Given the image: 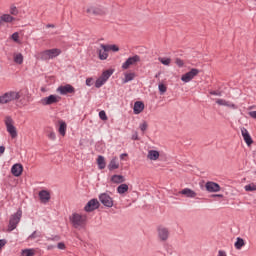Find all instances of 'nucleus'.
<instances>
[{"label":"nucleus","mask_w":256,"mask_h":256,"mask_svg":"<svg viewBox=\"0 0 256 256\" xmlns=\"http://www.w3.org/2000/svg\"><path fill=\"white\" fill-rule=\"evenodd\" d=\"M70 221L74 229H85V225H87V216L73 213L70 217Z\"/></svg>","instance_id":"obj_1"},{"label":"nucleus","mask_w":256,"mask_h":256,"mask_svg":"<svg viewBox=\"0 0 256 256\" xmlns=\"http://www.w3.org/2000/svg\"><path fill=\"white\" fill-rule=\"evenodd\" d=\"M20 97H23V92L9 91L0 96V104L5 105L11 103V101H18Z\"/></svg>","instance_id":"obj_2"},{"label":"nucleus","mask_w":256,"mask_h":256,"mask_svg":"<svg viewBox=\"0 0 256 256\" xmlns=\"http://www.w3.org/2000/svg\"><path fill=\"white\" fill-rule=\"evenodd\" d=\"M21 217H23V211L18 209L16 213L10 216L8 229L9 231H15L17 229V225L21 222Z\"/></svg>","instance_id":"obj_3"},{"label":"nucleus","mask_w":256,"mask_h":256,"mask_svg":"<svg viewBox=\"0 0 256 256\" xmlns=\"http://www.w3.org/2000/svg\"><path fill=\"white\" fill-rule=\"evenodd\" d=\"M59 55H61V49H48L41 52L40 59H42V61H49V59H55V57H59Z\"/></svg>","instance_id":"obj_4"},{"label":"nucleus","mask_w":256,"mask_h":256,"mask_svg":"<svg viewBox=\"0 0 256 256\" xmlns=\"http://www.w3.org/2000/svg\"><path fill=\"white\" fill-rule=\"evenodd\" d=\"M4 123L6 125V131H8L10 137L15 139L17 137V128L13 125V118H11V116H7Z\"/></svg>","instance_id":"obj_5"},{"label":"nucleus","mask_w":256,"mask_h":256,"mask_svg":"<svg viewBox=\"0 0 256 256\" xmlns=\"http://www.w3.org/2000/svg\"><path fill=\"white\" fill-rule=\"evenodd\" d=\"M157 235H158L159 241H161L162 243H165V241L169 240L171 232L169 231V228L165 226H158Z\"/></svg>","instance_id":"obj_6"},{"label":"nucleus","mask_w":256,"mask_h":256,"mask_svg":"<svg viewBox=\"0 0 256 256\" xmlns=\"http://www.w3.org/2000/svg\"><path fill=\"white\" fill-rule=\"evenodd\" d=\"M198 75L199 69L192 68L189 72L182 75L181 81H183V83H189L190 81H193V79H195V77H197Z\"/></svg>","instance_id":"obj_7"},{"label":"nucleus","mask_w":256,"mask_h":256,"mask_svg":"<svg viewBox=\"0 0 256 256\" xmlns=\"http://www.w3.org/2000/svg\"><path fill=\"white\" fill-rule=\"evenodd\" d=\"M61 101V96L51 94L48 97H44L40 100L41 105H55V103H59Z\"/></svg>","instance_id":"obj_8"},{"label":"nucleus","mask_w":256,"mask_h":256,"mask_svg":"<svg viewBox=\"0 0 256 256\" xmlns=\"http://www.w3.org/2000/svg\"><path fill=\"white\" fill-rule=\"evenodd\" d=\"M137 63H141V56L139 55H134L130 56L123 64H122V69H129L131 65H137Z\"/></svg>","instance_id":"obj_9"},{"label":"nucleus","mask_w":256,"mask_h":256,"mask_svg":"<svg viewBox=\"0 0 256 256\" xmlns=\"http://www.w3.org/2000/svg\"><path fill=\"white\" fill-rule=\"evenodd\" d=\"M99 201L102 203V205H104V207H108V209L113 207V198L107 193L100 194Z\"/></svg>","instance_id":"obj_10"},{"label":"nucleus","mask_w":256,"mask_h":256,"mask_svg":"<svg viewBox=\"0 0 256 256\" xmlns=\"http://www.w3.org/2000/svg\"><path fill=\"white\" fill-rule=\"evenodd\" d=\"M99 206V200L94 198L88 201V203L84 207V210L86 211V213H91V211H95V209H97Z\"/></svg>","instance_id":"obj_11"},{"label":"nucleus","mask_w":256,"mask_h":256,"mask_svg":"<svg viewBox=\"0 0 256 256\" xmlns=\"http://www.w3.org/2000/svg\"><path fill=\"white\" fill-rule=\"evenodd\" d=\"M57 92L60 93V95H67L69 93H75V87H73L71 84H66L64 86H59L57 88Z\"/></svg>","instance_id":"obj_12"},{"label":"nucleus","mask_w":256,"mask_h":256,"mask_svg":"<svg viewBox=\"0 0 256 256\" xmlns=\"http://www.w3.org/2000/svg\"><path fill=\"white\" fill-rule=\"evenodd\" d=\"M205 187L208 193H219V191H221V186L215 182L209 181L205 184Z\"/></svg>","instance_id":"obj_13"},{"label":"nucleus","mask_w":256,"mask_h":256,"mask_svg":"<svg viewBox=\"0 0 256 256\" xmlns=\"http://www.w3.org/2000/svg\"><path fill=\"white\" fill-rule=\"evenodd\" d=\"M241 135L248 147H251L253 145V138H251V134H249V131L246 128H241Z\"/></svg>","instance_id":"obj_14"},{"label":"nucleus","mask_w":256,"mask_h":256,"mask_svg":"<svg viewBox=\"0 0 256 256\" xmlns=\"http://www.w3.org/2000/svg\"><path fill=\"white\" fill-rule=\"evenodd\" d=\"M11 173L14 175V177H21L23 174V165L19 163L14 164L11 168Z\"/></svg>","instance_id":"obj_15"},{"label":"nucleus","mask_w":256,"mask_h":256,"mask_svg":"<svg viewBox=\"0 0 256 256\" xmlns=\"http://www.w3.org/2000/svg\"><path fill=\"white\" fill-rule=\"evenodd\" d=\"M181 195H185V197H188L189 199H195L197 197V192L193 191L191 188H184L180 191Z\"/></svg>","instance_id":"obj_16"},{"label":"nucleus","mask_w":256,"mask_h":256,"mask_svg":"<svg viewBox=\"0 0 256 256\" xmlns=\"http://www.w3.org/2000/svg\"><path fill=\"white\" fill-rule=\"evenodd\" d=\"M39 199L42 203H49L51 199V194L47 190H41L39 192Z\"/></svg>","instance_id":"obj_17"},{"label":"nucleus","mask_w":256,"mask_h":256,"mask_svg":"<svg viewBox=\"0 0 256 256\" xmlns=\"http://www.w3.org/2000/svg\"><path fill=\"white\" fill-rule=\"evenodd\" d=\"M145 109V104L141 101H136L134 103V115H139L140 113H143V110Z\"/></svg>","instance_id":"obj_18"},{"label":"nucleus","mask_w":256,"mask_h":256,"mask_svg":"<svg viewBox=\"0 0 256 256\" xmlns=\"http://www.w3.org/2000/svg\"><path fill=\"white\" fill-rule=\"evenodd\" d=\"M96 51L100 61H106V59L109 57V50H105V48H98Z\"/></svg>","instance_id":"obj_19"},{"label":"nucleus","mask_w":256,"mask_h":256,"mask_svg":"<svg viewBox=\"0 0 256 256\" xmlns=\"http://www.w3.org/2000/svg\"><path fill=\"white\" fill-rule=\"evenodd\" d=\"M110 180L112 183H115L116 185H122L123 183H125V176L114 174L112 175Z\"/></svg>","instance_id":"obj_20"},{"label":"nucleus","mask_w":256,"mask_h":256,"mask_svg":"<svg viewBox=\"0 0 256 256\" xmlns=\"http://www.w3.org/2000/svg\"><path fill=\"white\" fill-rule=\"evenodd\" d=\"M86 12L89 13V15H103V13H105L103 9L93 6L87 8Z\"/></svg>","instance_id":"obj_21"},{"label":"nucleus","mask_w":256,"mask_h":256,"mask_svg":"<svg viewBox=\"0 0 256 256\" xmlns=\"http://www.w3.org/2000/svg\"><path fill=\"white\" fill-rule=\"evenodd\" d=\"M216 103L217 105H221L223 107H229L230 109H237V106L235 104L224 99H217Z\"/></svg>","instance_id":"obj_22"},{"label":"nucleus","mask_w":256,"mask_h":256,"mask_svg":"<svg viewBox=\"0 0 256 256\" xmlns=\"http://www.w3.org/2000/svg\"><path fill=\"white\" fill-rule=\"evenodd\" d=\"M101 49H105V51H113L114 53H117V51H119V46L112 44V45H108V44H100Z\"/></svg>","instance_id":"obj_23"},{"label":"nucleus","mask_w":256,"mask_h":256,"mask_svg":"<svg viewBox=\"0 0 256 256\" xmlns=\"http://www.w3.org/2000/svg\"><path fill=\"white\" fill-rule=\"evenodd\" d=\"M109 171H115V169H119V161L117 157L111 159L110 163L108 164Z\"/></svg>","instance_id":"obj_24"},{"label":"nucleus","mask_w":256,"mask_h":256,"mask_svg":"<svg viewBox=\"0 0 256 256\" xmlns=\"http://www.w3.org/2000/svg\"><path fill=\"white\" fill-rule=\"evenodd\" d=\"M127 191H129V185H127L126 183L120 184L117 187V193H119V195H125Z\"/></svg>","instance_id":"obj_25"},{"label":"nucleus","mask_w":256,"mask_h":256,"mask_svg":"<svg viewBox=\"0 0 256 256\" xmlns=\"http://www.w3.org/2000/svg\"><path fill=\"white\" fill-rule=\"evenodd\" d=\"M148 159H150V161H157V159H159V151L149 150Z\"/></svg>","instance_id":"obj_26"},{"label":"nucleus","mask_w":256,"mask_h":256,"mask_svg":"<svg viewBox=\"0 0 256 256\" xmlns=\"http://www.w3.org/2000/svg\"><path fill=\"white\" fill-rule=\"evenodd\" d=\"M97 165H98V169H105V167H107V163L105 162V157H103L102 155L98 156Z\"/></svg>","instance_id":"obj_27"},{"label":"nucleus","mask_w":256,"mask_h":256,"mask_svg":"<svg viewBox=\"0 0 256 256\" xmlns=\"http://www.w3.org/2000/svg\"><path fill=\"white\" fill-rule=\"evenodd\" d=\"M1 22L3 23H13L15 21V18L9 14H3L1 17Z\"/></svg>","instance_id":"obj_28"},{"label":"nucleus","mask_w":256,"mask_h":256,"mask_svg":"<svg viewBox=\"0 0 256 256\" xmlns=\"http://www.w3.org/2000/svg\"><path fill=\"white\" fill-rule=\"evenodd\" d=\"M234 247H235V249H238V250L245 247V240H243V238H241V237H238L236 239Z\"/></svg>","instance_id":"obj_29"},{"label":"nucleus","mask_w":256,"mask_h":256,"mask_svg":"<svg viewBox=\"0 0 256 256\" xmlns=\"http://www.w3.org/2000/svg\"><path fill=\"white\" fill-rule=\"evenodd\" d=\"M14 63H16L17 65H23V54H14Z\"/></svg>","instance_id":"obj_30"},{"label":"nucleus","mask_w":256,"mask_h":256,"mask_svg":"<svg viewBox=\"0 0 256 256\" xmlns=\"http://www.w3.org/2000/svg\"><path fill=\"white\" fill-rule=\"evenodd\" d=\"M113 75V70H105L100 76L104 81H109V77Z\"/></svg>","instance_id":"obj_31"},{"label":"nucleus","mask_w":256,"mask_h":256,"mask_svg":"<svg viewBox=\"0 0 256 256\" xmlns=\"http://www.w3.org/2000/svg\"><path fill=\"white\" fill-rule=\"evenodd\" d=\"M66 131H67V124L65 122L61 121L60 122V126H59V133H60V135L65 137Z\"/></svg>","instance_id":"obj_32"},{"label":"nucleus","mask_w":256,"mask_h":256,"mask_svg":"<svg viewBox=\"0 0 256 256\" xmlns=\"http://www.w3.org/2000/svg\"><path fill=\"white\" fill-rule=\"evenodd\" d=\"M22 256H35V249L30 248V249H24L21 252Z\"/></svg>","instance_id":"obj_33"},{"label":"nucleus","mask_w":256,"mask_h":256,"mask_svg":"<svg viewBox=\"0 0 256 256\" xmlns=\"http://www.w3.org/2000/svg\"><path fill=\"white\" fill-rule=\"evenodd\" d=\"M135 79V73H127L125 74L124 83H129V81H133Z\"/></svg>","instance_id":"obj_34"},{"label":"nucleus","mask_w":256,"mask_h":256,"mask_svg":"<svg viewBox=\"0 0 256 256\" xmlns=\"http://www.w3.org/2000/svg\"><path fill=\"white\" fill-rule=\"evenodd\" d=\"M38 237H41V232L34 231L31 235L28 236V241H34V239H37Z\"/></svg>","instance_id":"obj_35"},{"label":"nucleus","mask_w":256,"mask_h":256,"mask_svg":"<svg viewBox=\"0 0 256 256\" xmlns=\"http://www.w3.org/2000/svg\"><path fill=\"white\" fill-rule=\"evenodd\" d=\"M104 83H107L106 81H104L101 77H99L96 82H95V87L96 89H101V87H103Z\"/></svg>","instance_id":"obj_36"},{"label":"nucleus","mask_w":256,"mask_h":256,"mask_svg":"<svg viewBox=\"0 0 256 256\" xmlns=\"http://www.w3.org/2000/svg\"><path fill=\"white\" fill-rule=\"evenodd\" d=\"M245 191H248V192H253V191H256V184L255 183H250L248 185H246L244 187Z\"/></svg>","instance_id":"obj_37"},{"label":"nucleus","mask_w":256,"mask_h":256,"mask_svg":"<svg viewBox=\"0 0 256 256\" xmlns=\"http://www.w3.org/2000/svg\"><path fill=\"white\" fill-rule=\"evenodd\" d=\"M158 61H160V63H162V65H171V58L159 57Z\"/></svg>","instance_id":"obj_38"},{"label":"nucleus","mask_w":256,"mask_h":256,"mask_svg":"<svg viewBox=\"0 0 256 256\" xmlns=\"http://www.w3.org/2000/svg\"><path fill=\"white\" fill-rule=\"evenodd\" d=\"M158 89H159L160 95H164V93H167V86H165V84L163 83L158 85Z\"/></svg>","instance_id":"obj_39"},{"label":"nucleus","mask_w":256,"mask_h":256,"mask_svg":"<svg viewBox=\"0 0 256 256\" xmlns=\"http://www.w3.org/2000/svg\"><path fill=\"white\" fill-rule=\"evenodd\" d=\"M99 117L102 121H107V114L105 113L104 110L99 112Z\"/></svg>","instance_id":"obj_40"},{"label":"nucleus","mask_w":256,"mask_h":256,"mask_svg":"<svg viewBox=\"0 0 256 256\" xmlns=\"http://www.w3.org/2000/svg\"><path fill=\"white\" fill-rule=\"evenodd\" d=\"M10 14L11 15H18L19 14V10H17V7L11 6L10 7Z\"/></svg>","instance_id":"obj_41"},{"label":"nucleus","mask_w":256,"mask_h":256,"mask_svg":"<svg viewBox=\"0 0 256 256\" xmlns=\"http://www.w3.org/2000/svg\"><path fill=\"white\" fill-rule=\"evenodd\" d=\"M147 122H143L142 124H140V130L145 133V131H147Z\"/></svg>","instance_id":"obj_42"},{"label":"nucleus","mask_w":256,"mask_h":256,"mask_svg":"<svg viewBox=\"0 0 256 256\" xmlns=\"http://www.w3.org/2000/svg\"><path fill=\"white\" fill-rule=\"evenodd\" d=\"M175 63L179 67H183V65H185V62H183V60H181V58H176Z\"/></svg>","instance_id":"obj_43"},{"label":"nucleus","mask_w":256,"mask_h":256,"mask_svg":"<svg viewBox=\"0 0 256 256\" xmlns=\"http://www.w3.org/2000/svg\"><path fill=\"white\" fill-rule=\"evenodd\" d=\"M11 38L13 39V41L17 43L19 41V33L18 32L13 33Z\"/></svg>","instance_id":"obj_44"},{"label":"nucleus","mask_w":256,"mask_h":256,"mask_svg":"<svg viewBox=\"0 0 256 256\" xmlns=\"http://www.w3.org/2000/svg\"><path fill=\"white\" fill-rule=\"evenodd\" d=\"M48 138H50L51 141H55V139H57V136L55 135V132L51 131L48 134Z\"/></svg>","instance_id":"obj_45"},{"label":"nucleus","mask_w":256,"mask_h":256,"mask_svg":"<svg viewBox=\"0 0 256 256\" xmlns=\"http://www.w3.org/2000/svg\"><path fill=\"white\" fill-rule=\"evenodd\" d=\"M7 245V240L0 239V251Z\"/></svg>","instance_id":"obj_46"},{"label":"nucleus","mask_w":256,"mask_h":256,"mask_svg":"<svg viewBox=\"0 0 256 256\" xmlns=\"http://www.w3.org/2000/svg\"><path fill=\"white\" fill-rule=\"evenodd\" d=\"M57 247H58V249H60L62 251H64V249H66L65 243H63V242H59L57 244Z\"/></svg>","instance_id":"obj_47"},{"label":"nucleus","mask_w":256,"mask_h":256,"mask_svg":"<svg viewBox=\"0 0 256 256\" xmlns=\"http://www.w3.org/2000/svg\"><path fill=\"white\" fill-rule=\"evenodd\" d=\"M86 85H87V87H91L93 85V78H87Z\"/></svg>","instance_id":"obj_48"},{"label":"nucleus","mask_w":256,"mask_h":256,"mask_svg":"<svg viewBox=\"0 0 256 256\" xmlns=\"http://www.w3.org/2000/svg\"><path fill=\"white\" fill-rule=\"evenodd\" d=\"M210 95H215V96H217V97H221V92L210 91Z\"/></svg>","instance_id":"obj_49"},{"label":"nucleus","mask_w":256,"mask_h":256,"mask_svg":"<svg viewBox=\"0 0 256 256\" xmlns=\"http://www.w3.org/2000/svg\"><path fill=\"white\" fill-rule=\"evenodd\" d=\"M249 115L252 117V119H256V111L249 112Z\"/></svg>","instance_id":"obj_50"},{"label":"nucleus","mask_w":256,"mask_h":256,"mask_svg":"<svg viewBox=\"0 0 256 256\" xmlns=\"http://www.w3.org/2000/svg\"><path fill=\"white\" fill-rule=\"evenodd\" d=\"M47 241H59V236H55L54 238H47Z\"/></svg>","instance_id":"obj_51"},{"label":"nucleus","mask_w":256,"mask_h":256,"mask_svg":"<svg viewBox=\"0 0 256 256\" xmlns=\"http://www.w3.org/2000/svg\"><path fill=\"white\" fill-rule=\"evenodd\" d=\"M5 153V146H0V157Z\"/></svg>","instance_id":"obj_52"},{"label":"nucleus","mask_w":256,"mask_h":256,"mask_svg":"<svg viewBox=\"0 0 256 256\" xmlns=\"http://www.w3.org/2000/svg\"><path fill=\"white\" fill-rule=\"evenodd\" d=\"M52 249H55V246H54V245H48V246H47V250H48V251H51Z\"/></svg>","instance_id":"obj_53"},{"label":"nucleus","mask_w":256,"mask_h":256,"mask_svg":"<svg viewBox=\"0 0 256 256\" xmlns=\"http://www.w3.org/2000/svg\"><path fill=\"white\" fill-rule=\"evenodd\" d=\"M46 27H47V29H49V28H52V29L55 28V26H54L53 24H47Z\"/></svg>","instance_id":"obj_54"},{"label":"nucleus","mask_w":256,"mask_h":256,"mask_svg":"<svg viewBox=\"0 0 256 256\" xmlns=\"http://www.w3.org/2000/svg\"><path fill=\"white\" fill-rule=\"evenodd\" d=\"M213 197H220L222 199L223 194H214Z\"/></svg>","instance_id":"obj_55"},{"label":"nucleus","mask_w":256,"mask_h":256,"mask_svg":"<svg viewBox=\"0 0 256 256\" xmlns=\"http://www.w3.org/2000/svg\"><path fill=\"white\" fill-rule=\"evenodd\" d=\"M132 139H134V141H137V139H139V138L136 135V136H133Z\"/></svg>","instance_id":"obj_56"},{"label":"nucleus","mask_w":256,"mask_h":256,"mask_svg":"<svg viewBox=\"0 0 256 256\" xmlns=\"http://www.w3.org/2000/svg\"><path fill=\"white\" fill-rule=\"evenodd\" d=\"M155 77H156V78H157V77H159V74H156V76H155Z\"/></svg>","instance_id":"obj_57"},{"label":"nucleus","mask_w":256,"mask_h":256,"mask_svg":"<svg viewBox=\"0 0 256 256\" xmlns=\"http://www.w3.org/2000/svg\"><path fill=\"white\" fill-rule=\"evenodd\" d=\"M121 157H125V155L122 154Z\"/></svg>","instance_id":"obj_58"}]
</instances>
